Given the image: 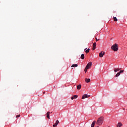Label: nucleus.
Masks as SVG:
<instances>
[{
    "instance_id": "nucleus-19",
    "label": "nucleus",
    "mask_w": 127,
    "mask_h": 127,
    "mask_svg": "<svg viewBox=\"0 0 127 127\" xmlns=\"http://www.w3.org/2000/svg\"><path fill=\"white\" fill-rule=\"evenodd\" d=\"M57 126H58V124L56 123L53 125V127H57Z\"/></svg>"
},
{
    "instance_id": "nucleus-9",
    "label": "nucleus",
    "mask_w": 127,
    "mask_h": 127,
    "mask_svg": "<svg viewBox=\"0 0 127 127\" xmlns=\"http://www.w3.org/2000/svg\"><path fill=\"white\" fill-rule=\"evenodd\" d=\"M95 125H96V121H94L92 122L91 124V127H94Z\"/></svg>"
},
{
    "instance_id": "nucleus-27",
    "label": "nucleus",
    "mask_w": 127,
    "mask_h": 127,
    "mask_svg": "<svg viewBox=\"0 0 127 127\" xmlns=\"http://www.w3.org/2000/svg\"><path fill=\"white\" fill-rule=\"evenodd\" d=\"M86 49H85V50H86Z\"/></svg>"
},
{
    "instance_id": "nucleus-28",
    "label": "nucleus",
    "mask_w": 127,
    "mask_h": 127,
    "mask_svg": "<svg viewBox=\"0 0 127 127\" xmlns=\"http://www.w3.org/2000/svg\"><path fill=\"white\" fill-rule=\"evenodd\" d=\"M123 110H125V108H124V109H123Z\"/></svg>"
},
{
    "instance_id": "nucleus-18",
    "label": "nucleus",
    "mask_w": 127,
    "mask_h": 127,
    "mask_svg": "<svg viewBox=\"0 0 127 127\" xmlns=\"http://www.w3.org/2000/svg\"><path fill=\"white\" fill-rule=\"evenodd\" d=\"M73 97L74 99H77L78 98V95H74Z\"/></svg>"
},
{
    "instance_id": "nucleus-11",
    "label": "nucleus",
    "mask_w": 127,
    "mask_h": 127,
    "mask_svg": "<svg viewBox=\"0 0 127 127\" xmlns=\"http://www.w3.org/2000/svg\"><path fill=\"white\" fill-rule=\"evenodd\" d=\"M120 70L121 69L120 68H114V72H118V71H120Z\"/></svg>"
},
{
    "instance_id": "nucleus-4",
    "label": "nucleus",
    "mask_w": 127,
    "mask_h": 127,
    "mask_svg": "<svg viewBox=\"0 0 127 127\" xmlns=\"http://www.w3.org/2000/svg\"><path fill=\"white\" fill-rule=\"evenodd\" d=\"M90 97V95L88 94H84L82 96V100H84V99H86V98Z\"/></svg>"
},
{
    "instance_id": "nucleus-12",
    "label": "nucleus",
    "mask_w": 127,
    "mask_h": 127,
    "mask_svg": "<svg viewBox=\"0 0 127 127\" xmlns=\"http://www.w3.org/2000/svg\"><path fill=\"white\" fill-rule=\"evenodd\" d=\"M81 87H82V85L81 84L77 85V90H80V89H81Z\"/></svg>"
},
{
    "instance_id": "nucleus-1",
    "label": "nucleus",
    "mask_w": 127,
    "mask_h": 127,
    "mask_svg": "<svg viewBox=\"0 0 127 127\" xmlns=\"http://www.w3.org/2000/svg\"><path fill=\"white\" fill-rule=\"evenodd\" d=\"M103 123H104V117H100L96 122V124L98 126H101L103 124Z\"/></svg>"
},
{
    "instance_id": "nucleus-13",
    "label": "nucleus",
    "mask_w": 127,
    "mask_h": 127,
    "mask_svg": "<svg viewBox=\"0 0 127 127\" xmlns=\"http://www.w3.org/2000/svg\"><path fill=\"white\" fill-rule=\"evenodd\" d=\"M81 59H85V55L82 54L81 55Z\"/></svg>"
},
{
    "instance_id": "nucleus-16",
    "label": "nucleus",
    "mask_w": 127,
    "mask_h": 127,
    "mask_svg": "<svg viewBox=\"0 0 127 127\" xmlns=\"http://www.w3.org/2000/svg\"><path fill=\"white\" fill-rule=\"evenodd\" d=\"M86 53H89L90 52V49H88L85 51Z\"/></svg>"
},
{
    "instance_id": "nucleus-2",
    "label": "nucleus",
    "mask_w": 127,
    "mask_h": 127,
    "mask_svg": "<svg viewBox=\"0 0 127 127\" xmlns=\"http://www.w3.org/2000/svg\"><path fill=\"white\" fill-rule=\"evenodd\" d=\"M111 49L112 50H114V51H118V44H115L111 47Z\"/></svg>"
},
{
    "instance_id": "nucleus-23",
    "label": "nucleus",
    "mask_w": 127,
    "mask_h": 127,
    "mask_svg": "<svg viewBox=\"0 0 127 127\" xmlns=\"http://www.w3.org/2000/svg\"><path fill=\"white\" fill-rule=\"evenodd\" d=\"M123 72H124V70H120L119 73L121 74V73H123Z\"/></svg>"
},
{
    "instance_id": "nucleus-8",
    "label": "nucleus",
    "mask_w": 127,
    "mask_h": 127,
    "mask_svg": "<svg viewBox=\"0 0 127 127\" xmlns=\"http://www.w3.org/2000/svg\"><path fill=\"white\" fill-rule=\"evenodd\" d=\"M85 82L86 83H90V82H91V79L90 78H85Z\"/></svg>"
},
{
    "instance_id": "nucleus-24",
    "label": "nucleus",
    "mask_w": 127,
    "mask_h": 127,
    "mask_svg": "<svg viewBox=\"0 0 127 127\" xmlns=\"http://www.w3.org/2000/svg\"><path fill=\"white\" fill-rule=\"evenodd\" d=\"M95 39H96V41H99L100 40V39H97V38H95Z\"/></svg>"
},
{
    "instance_id": "nucleus-6",
    "label": "nucleus",
    "mask_w": 127,
    "mask_h": 127,
    "mask_svg": "<svg viewBox=\"0 0 127 127\" xmlns=\"http://www.w3.org/2000/svg\"><path fill=\"white\" fill-rule=\"evenodd\" d=\"M96 46H97V43L94 42L93 44L92 50H95L96 49Z\"/></svg>"
},
{
    "instance_id": "nucleus-22",
    "label": "nucleus",
    "mask_w": 127,
    "mask_h": 127,
    "mask_svg": "<svg viewBox=\"0 0 127 127\" xmlns=\"http://www.w3.org/2000/svg\"><path fill=\"white\" fill-rule=\"evenodd\" d=\"M56 123L58 125L59 124V121L57 120Z\"/></svg>"
},
{
    "instance_id": "nucleus-26",
    "label": "nucleus",
    "mask_w": 127,
    "mask_h": 127,
    "mask_svg": "<svg viewBox=\"0 0 127 127\" xmlns=\"http://www.w3.org/2000/svg\"><path fill=\"white\" fill-rule=\"evenodd\" d=\"M44 94H45V92H44Z\"/></svg>"
},
{
    "instance_id": "nucleus-3",
    "label": "nucleus",
    "mask_w": 127,
    "mask_h": 127,
    "mask_svg": "<svg viewBox=\"0 0 127 127\" xmlns=\"http://www.w3.org/2000/svg\"><path fill=\"white\" fill-rule=\"evenodd\" d=\"M92 66V62H89L87 65L86 66V67L87 69H89V68H91V66Z\"/></svg>"
},
{
    "instance_id": "nucleus-7",
    "label": "nucleus",
    "mask_w": 127,
    "mask_h": 127,
    "mask_svg": "<svg viewBox=\"0 0 127 127\" xmlns=\"http://www.w3.org/2000/svg\"><path fill=\"white\" fill-rule=\"evenodd\" d=\"M117 127H123V124H122V123H121V122H119V123L117 124Z\"/></svg>"
},
{
    "instance_id": "nucleus-15",
    "label": "nucleus",
    "mask_w": 127,
    "mask_h": 127,
    "mask_svg": "<svg viewBox=\"0 0 127 127\" xmlns=\"http://www.w3.org/2000/svg\"><path fill=\"white\" fill-rule=\"evenodd\" d=\"M120 75H121L120 72H118L117 73V74L115 75V77H119V76H120Z\"/></svg>"
},
{
    "instance_id": "nucleus-14",
    "label": "nucleus",
    "mask_w": 127,
    "mask_h": 127,
    "mask_svg": "<svg viewBox=\"0 0 127 127\" xmlns=\"http://www.w3.org/2000/svg\"><path fill=\"white\" fill-rule=\"evenodd\" d=\"M71 67H78V64H73L71 65Z\"/></svg>"
},
{
    "instance_id": "nucleus-5",
    "label": "nucleus",
    "mask_w": 127,
    "mask_h": 127,
    "mask_svg": "<svg viewBox=\"0 0 127 127\" xmlns=\"http://www.w3.org/2000/svg\"><path fill=\"white\" fill-rule=\"evenodd\" d=\"M105 55V52L102 51L101 53H99V57L102 58L103 56Z\"/></svg>"
},
{
    "instance_id": "nucleus-20",
    "label": "nucleus",
    "mask_w": 127,
    "mask_h": 127,
    "mask_svg": "<svg viewBox=\"0 0 127 127\" xmlns=\"http://www.w3.org/2000/svg\"><path fill=\"white\" fill-rule=\"evenodd\" d=\"M88 69H89V68H87V67H85V69H84V71H85V73H86V72H87Z\"/></svg>"
},
{
    "instance_id": "nucleus-10",
    "label": "nucleus",
    "mask_w": 127,
    "mask_h": 127,
    "mask_svg": "<svg viewBox=\"0 0 127 127\" xmlns=\"http://www.w3.org/2000/svg\"><path fill=\"white\" fill-rule=\"evenodd\" d=\"M49 115H50V112H48L47 113V118H48V119H50V116H49Z\"/></svg>"
},
{
    "instance_id": "nucleus-21",
    "label": "nucleus",
    "mask_w": 127,
    "mask_h": 127,
    "mask_svg": "<svg viewBox=\"0 0 127 127\" xmlns=\"http://www.w3.org/2000/svg\"><path fill=\"white\" fill-rule=\"evenodd\" d=\"M20 117V115H17L16 116V118H19Z\"/></svg>"
},
{
    "instance_id": "nucleus-17",
    "label": "nucleus",
    "mask_w": 127,
    "mask_h": 127,
    "mask_svg": "<svg viewBox=\"0 0 127 127\" xmlns=\"http://www.w3.org/2000/svg\"><path fill=\"white\" fill-rule=\"evenodd\" d=\"M114 21H118V19L116 17H114Z\"/></svg>"
},
{
    "instance_id": "nucleus-25",
    "label": "nucleus",
    "mask_w": 127,
    "mask_h": 127,
    "mask_svg": "<svg viewBox=\"0 0 127 127\" xmlns=\"http://www.w3.org/2000/svg\"><path fill=\"white\" fill-rule=\"evenodd\" d=\"M71 100H74V97L73 96L71 97Z\"/></svg>"
}]
</instances>
